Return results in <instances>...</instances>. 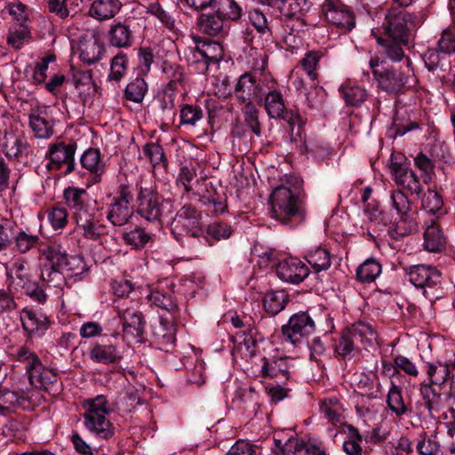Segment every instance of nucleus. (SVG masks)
Listing matches in <instances>:
<instances>
[{
    "label": "nucleus",
    "mask_w": 455,
    "mask_h": 455,
    "mask_svg": "<svg viewBox=\"0 0 455 455\" xmlns=\"http://www.w3.org/2000/svg\"><path fill=\"white\" fill-rule=\"evenodd\" d=\"M103 52V46L99 44L97 39H94L82 45L80 59L84 63L92 65L100 60Z\"/></svg>",
    "instance_id": "46"
},
{
    "label": "nucleus",
    "mask_w": 455,
    "mask_h": 455,
    "mask_svg": "<svg viewBox=\"0 0 455 455\" xmlns=\"http://www.w3.org/2000/svg\"><path fill=\"white\" fill-rule=\"evenodd\" d=\"M84 168L90 171L92 174L94 183H98L101 180L104 167L100 164V152L98 148H91L84 151L80 159Z\"/></svg>",
    "instance_id": "29"
},
{
    "label": "nucleus",
    "mask_w": 455,
    "mask_h": 455,
    "mask_svg": "<svg viewBox=\"0 0 455 455\" xmlns=\"http://www.w3.org/2000/svg\"><path fill=\"white\" fill-rule=\"evenodd\" d=\"M244 122L251 132L258 137L261 135V124L259 119V110L255 104H245L242 108Z\"/></svg>",
    "instance_id": "49"
},
{
    "label": "nucleus",
    "mask_w": 455,
    "mask_h": 455,
    "mask_svg": "<svg viewBox=\"0 0 455 455\" xmlns=\"http://www.w3.org/2000/svg\"><path fill=\"white\" fill-rule=\"evenodd\" d=\"M390 169L395 183L403 188L417 196L422 192V186L419 178L410 169V167L402 163L392 162Z\"/></svg>",
    "instance_id": "19"
},
{
    "label": "nucleus",
    "mask_w": 455,
    "mask_h": 455,
    "mask_svg": "<svg viewBox=\"0 0 455 455\" xmlns=\"http://www.w3.org/2000/svg\"><path fill=\"white\" fill-rule=\"evenodd\" d=\"M422 207L430 213L435 214L442 210L443 201L442 196L435 190H427L422 197Z\"/></svg>",
    "instance_id": "59"
},
{
    "label": "nucleus",
    "mask_w": 455,
    "mask_h": 455,
    "mask_svg": "<svg viewBox=\"0 0 455 455\" xmlns=\"http://www.w3.org/2000/svg\"><path fill=\"white\" fill-rule=\"evenodd\" d=\"M272 217L283 224L299 223L304 219L303 200L299 188L283 184L276 187L270 196Z\"/></svg>",
    "instance_id": "1"
},
{
    "label": "nucleus",
    "mask_w": 455,
    "mask_h": 455,
    "mask_svg": "<svg viewBox=\"0 0 455 455\" xmlns=\"http://www.w3.org/2000/svg\"><path fill=\"white\" fill-rule=\"evenodd\" d=\"M277 276L287 283L298 284L309 275L308 267L298 258L290 257L283 259L276 266Z\"/></svg>",
    "instance_id": "16"
},
{
    "label": "nucleus",
    "mask_w": 455,
    "mask_h": 455,
    "mask_svg": "<svg viewBox=\"0 0 455 455\" xmlns=\"http://www.w3.org/2000/svg\"><path fill=\"white\" fill-rule=\"evenodd\" d=\"M85 196L86 191L84 189L68 187L64 190V199L67 205L75 211L73 213L74 218H76L77 212L90 210L84 202Z\"/></svg>",
    "instance_id": "36"
},
{
    "label": "nucleus",
    "mask_w": 455,
    "mask_h": 455,
    "mask_svg": "<svg viewBox=\"0 0 455 455\" xmlns=\"http://www.w3.org/2000/svg\"><path fill=\"white\" fill-rule=\"evenodd\" d=\"M127 69V58L123 52L116 55L111 61L109 80L120 81Z\"/></svg>",
    "instance_id": "60"
},
{
    "label": "nucleus",
    "mask_w": 455,
    "mask_h": 455,
    "mask_svg": "<svg viewBox=\"0 0 455 455\" xmlns=\"http://www.w3.org/2000/svg\"><path fill=\"white\" fill-rule=\"evenodd\" d=\"M32 362L26 364L30 383L51 392L58 382V375L50 369L44 368L36 355H31Z\"/></svg>",
    "instance_id": "14"
},
{
    "label": "nucleus",
    "mask_w": 455,
    "mask_h": 455,
    "mask_svg": "<svg viewBox=\"0 0 455 455\" xmlns=\"http://www.w3.org/2000/svg\"><path fill=\"white\" fill-rule=\"evenodd\" d=\"M315 330V324L312 317L307 312H299L291 315L288 323L283 324L281 331L284 340L297 345L312 334Z\"/></svg>",
    "instance_id": "6"
},
{
    "label": "nucleus",
    "mask_w": 455,
    "mask_h": 455,
    "mask_svg": "<svg viewBox=\"0 0 455 455\" xmlns=\"http://www.w3.org/2000/svg\"><path fill=\"white\" fill-rule=\"evenodd\" d=\"M377 41L380 45L384 46L385 53L387 57L391 60L399 61L404 57L403 45H407L408 40L406 42H402L400 40H395L390 37H379Z\"/></svg>",
    "instance_id": "44"
},
{
    "label": "nucleus",
    "mask_w": 455,
    "mask_h": 455,
    "mask_svg": "<svg viewBox=\"0 0 455 455\" xmlns=\"http://www.w3.org/2000/svg\"><path fill=\"white\" fill-rule=\"evenodd\" d=\"M41 278L49 285L60 288L65 283L66 274L63 270L44 266L41 272Z\"/></svg>",
    "instance_id": "58"
},
{
    "label": "nucleus",
    "mask_w": 455,
    "mask_h": 455,
    "mask_svg": "<svg viewBox=\"0 0 455 455\" xmlns=\"http://www.w3.org/2000/svg\"><path fill=\"white\" fill-rule=\"evenodd\" d=\"M455 371V355L452 359L442 363L440 361L435 363H427L426 365V372L429 379L427 385L442 386L450 379L454 378Z\"/></svg>",
    "instance_id": "21"
},
{
    "label": "nucleus",
    "mask_w": 455,
    "mask_h": 455,
    "mask_svg": "<svg viewBox=\"0 0 455 455\" xmlns=\"http://www.w3.org/2000/svg\"><path fill=\"white\" fill-rule=\"evenodd\" d=\"M75 219L77 228L85 238L97 240L105 234V227L100 222V214L95 208L77 212Z\"/></svg>",
    "instance_id": "17"
},
{
    "label": "nucleus",
    "mask_w": 455,
    "mask_h": 455,
    "mask_svg": "<svg viewBox=\"0 0 455 455\" xmlns=\"http://www.w3.org/2000/svg\"><path fill=\"white\" fill-rule=\"evenodd\" d=\"M148 300L161 308L164 313L160 315V323L165 332L162 335L166 343L173 344L175 341V324L179 316V307L171 292L159 290L152 291L148 296Z\"/></svg>",
    "instance_id": "3"
},
{
    "label": "nucleus",
    "mask_w": 455,
    "mask_h": 455,
    "mask_svg": "<svg viewBox=\"0 0 455 455\" xmlns=\"http://www.w3.org/2000/svg\"><path fill=\"white\" fill-rule=\"evenodd\" d=\"M121 7L120 0H94L91 4L88 14L90 17L102 21L114 18Z\"/></svg>",
    "instance_id": "26"
},
{
    "label": "nucleus",
    "mask_w": 455,
    "mask_h": 455,
    "mask_svg": "<svg viewBox=\"0 0 455 455\" xmlns=\"http://www.w3.org/2000/svg\"><path fill=\"white\" fill-rule=\"evenodd\" d=\"M29 126L37 138L48 139L53 135V122L40 114L29 115Z\"/></svg>",
    "instance_id": "40"
},
{
    "label": "nucleus",
    "mask_w": 455,
    "mask_h": 455,
    "mask_svg": "<svg viewBox=\"0 0 455 455\" xmlns=\"http://www.w3.org/2000/svg\"><path fill=\"white\" fill-rule=\"evenodd\" d=\"M320 59L321 54L319 52H309L301 60V65L312 81H315L317 79L318 75L316 73V68Z\"/></svg>",
    "instance_id": "63"
},
{
    "label": "nucleus",
    "mask_w": 455,
    "mask_h": 455,
    "mask_svg": "<svg viewBox=\"0 0 455 455\" xmlns=\"http://www.w3.org/2000/svg\"><path fill=\"white\" fill-rule=\"evenodd\" d=\"M291 127V140L298 144V149L301 154L308 152V145L306 140L304 123L299 116V122L288 123Z\"/></svg>",
    "instance_id": "51"
},
{
    "label": "nucleus",
    "mask_w": 455,
    "mask_h": 455,
    "mask_svg": "<svg viewBox=\"0 0 455 455\" xmlns=\"http://www.w3.org/2000/svg\"><path fill=\"white\" fill-rule=\"evenodd\" d=\"M2 149L5 156L10 160L20 161L28 157L29 145L26 139L19 132L5 131L1 142Z\"/></svg>",
    "instance_id": "18"
},
{
    "label": "nucleus",
    "mask_w": 455,
    "mask_h": 455,
    "mask_svg": "<svg viewBox=\"0 0 455 455\" xmlns=\"http://www.w3.org/2000/svg\"><path fill=\"white\" fill-rule=\"evenodd\" d=\"M117 315L121 319L123 331L134 338L141 337L145 330V320L136 307L137 303L128 299L115 300Z\"/></svg>",
    "instance_id": "5"
},
{
    "label": "nucleus",
    "mask_w": 455,
    "mask_h": 455,
    "mask_svg": "<svg viewBox=\"0 0 455 455\" xmlns=\"http://www.w3.org/2000/svg\"><path fill=\"white\" fill-rule=\"evenodd\" d=\"M234 93L239 104L262 103V81L251 72L241 75L235 85Z\"/></svg>",
    "instance_id": "8"
},
{
    "label": "nucleus",
    "mask_w": 455,
    "mask_h": 455,
    "mask_svg": "<svg viewBox=\"0 0 455 455\" xmlns=\"http://www.w3.org/2000/svg\"><path fill=\"white\" fill-rule=\"evenodd\" d=\"M392 385L389 388L387 403L392 412L397 417H402L409 411L402 395V387L391 382Z\"/></svg>",
    "instance_id": "37"
},
{
    "label": "nucleus",
    "mask_w": 455,
    "mask_h": 455,
    "mask_svg": "<svg viewBox=\"0 0 455 455\" xmlns=\"http://www.w3.org/2000/svg\"><path fill=\"white\" fill-rule=\"evenodd\" d=\"M122 238L127 245L132 249L140 250L151 240V236L143 228H137L129 232H124Z\"/></svg>",
    "instance_id": "47"
},
{
    "label": "nucleus",
    "mask_w": 455,
    "mask_h": 455,
    "mask_svg": "<svg viewBox=\"0 0 455 455\" xmlns=\"http://www.w3.org/2000/svg\"><path fill=\"white\" fill-rule=\"evenodd\" d=\"M323 12L327 20L338 27L347 30H351L355 27L354 14L347 10L339 8L331 0L325 1Z\"/></svg>",
    "instance_id": "23"
},
{
    "label": "nucleus",
    "mask_w": 455,
    "mask_h": 455,
    "mask_svg": "<svg viewBox=\"0 0 455 455\" xmlns=\"http://www.w3.org/2000/svg\"><path fill=\"white\" fill-rule=\"evenodd\" d=\"M213 11L225 20H237L242 15V9L235 0H215Z\"/></svg>",
    "instance_id": "41"
},
{
    "label": "nucleus",
    "mask_w": 455,
    "mask_h": 455,
    "mask_svg": "<svg viewBox=\"0 0 455 455\" xmlns=\"http://www.w3.org/2000/svg\"><path fill=\"white\" fill-rule=\"evenodd\" d=\"M22 329L28 337H42L50 326V321L43 315H37L32 309L25 307L20 313Z\"/></svg>",
    "instance_id": "20"
},
{
    "label": "nucleus",
    "mask_w": 455,
    "mask_h": 455,
    "mask_svg": "<svg viewBox=\"0 0 455 455\" xmlns=\"http://www.w3.org/2000/svg\"><path fill=\"white\" fill-rule=\"evenodd\" d=\"M419 392L422 400L416 404L419 416L424 415L427 411L429 418L435 419L436 414L445 406L451 407L447 394L436 391L431 385H421Z\"/></svg>",
    "instance_id": "10"
},
{
    "label": "nucleus",
    "mask_w": 455,
    "mask_h": 455,
    "mask_svg": "<svg viewBox=\"0 0 455 455\" xmlns=\"http://www.w3.org/2000/svg\"><path fill=\"white\" fill-rule=\"evenodd\" d=\"M355 350H358L357 344L346 328L343 330L335 346V351L339 355L346 358L347 356H351L352 353Z\"/></svg>",
    "instance_id": "53"
},
{
    "label": "nucleus",
    "mask_w": 455,
    "mask_h": 455,
    "mask_svg": "<svg viewBox=\"0 0 455 455\" xmlns=\"http://www.w3.org/2000/svg\"><path fill=\"white\" fill-rule=\"evenodd\" d=\"M90 358L99 363H112L117 360L116 346L107 343H96L89 352Z\"/></svg>",
    "instance_id": "34"
},
{
    "label": "nucleus",
    "mask_w": 455,
    "mask_h": 455,
    "mask_svg": "<svg viewBox=\"0 0 455 455\" xmlns=\"http://www.w3.org/2000/svg\"><path fill=\"white\" fill-rule=\"evenodd\" d=\"M163 71L166 78L169 80L167 88L171 91H175L178 86L181 84L183 80V73L179 66L171 64H164Z\"/></svg>",
    "instance_id": "61"
},
{
    "label": "nucleus",
    "mask_w": 455,
    "mask_h": 455,
    "mask_svg": "<svg viewBox=\"0 0 455 455\" xmlns=\"http://www.w3.org/2000/svg\"><path fill=\"white\" fill-rule=\"evenodd\" d=\"M305 259L316 273L326 270L331 266L329 251L320 246L315 250L308 251Z\"/></svg>",
    "instance_id": "38"
},
{
    "label": "nucleus",
    "mask_w": 455,
    "mask_h": 455,
    "mask_svg": "<svg viewBox=\"0 0 455 455\" xmlns=\"http://www.w3.org/2000/svg\"><path fill=\"white\" fill-rule=\"evenodd\" d=\"M110 411L104 395H98L86 403V411L84 414V425L98 438L108 440L115 434L113 424L106 419V415Z\"/></svg>",
    "instance_id": "2"
},
{
    "label": "nucleus",
    "mask_w": 455,
    "mask_h": 455,
    "mask_svg": "<svg viewBox=\"0 0 455 455\" xmlns=\"http://www.w3.org/2000/svg\"><path fill=\"white\" fill-rule=\"evenodd\" d=\"M348 333L355 339V343H362L365 347H371L377 339V333L373 327L362 321H358L347 327Z\"/></svg>",
    "instance_id": "30"
},
{
    "label": "nucleus",
    "mask_w": 455,
    "mask_h": 455,
    "mask_svg": "<svg viewBox=\"0 0 455 455\" xmlns=\"http://www.w3.org/2000/svg\"><path fill=\"white\" fill-rule=\"evenodd\" d=\"M249 18L259 34L265 36L266 37L271 36V29L268 26L267 20L262 12L259 10H253L250 12Z\"/></svg>",
    "instance_id": "64"
},
{
    "label": "nucleus",
    "mask_w": 455,
    "mask_h": 455,
    "mask_svg": "<svg viewBox=\"0 0 455 455\" xmlns=\"http://www.w3.org/2000/svg\"><path fill=\"white\" fill-rule=\"evenodd\" d=\"M14 240L15 249L20 253H26L39 242V236L29 235L23 230H20L16 235H12V240Z\"/></svg>",
    "instance_id": "52"
},
{
    "label": "nucleus",
    "mask_w": 455,
    "mask_h": 455,
    "mask_svg": "<svg viewBox=\"0 0 455 455\" xmlns=\"http://www.w3.org/2000/svg\"><path fill=\"white\" fill-rule=\"evenodd\" d=\"M164 202L162 196L153 188L140 187L136 197V212L148 222L160 224Z\"/></svg>",
    "instance_id": "4"
},
{
    "label": "nucleus",
    "mask_w": 455,
    "mask_h": 455,
    "mask_svg": "<svg viewBox=\"0 0 455 455\" xmlns=\"http://www.w3.org/2000/svg\"><path fill=\"white\" fill-rule=\"evenodd\" d=\"M76 150V143L66 144L63 141L51 144L46 154V158L50 161L46 167L48 170H60L62 165H66L65 174H69L75 170V154Z\"/></svg>",
    "instance_id": "11"
},
{
    "label": "nucleus",
    "mask_w": 455,
    "mask_h": 455,
    "mask_svg": "<svg viewBox=\"0 0 455 455\" xmlns=\"http://www.w3.org/2000/svg\"><path fill=\"white\" fill-rule=\"evenodd\" d=\"M148 91V85L143 78L137 77L125 88V97L127 100L139 103L144 99V96Z\"/></svg>",
    "instance_id": "50"
},
{
    "label": "nucleus",
    "mask_w": 455,
    "mask_h": 455,
    "mask_svg": "<svg viewBox=\"0 0 455 455\" xmlns=\"http://www.w3.org/2000/svg\"><path fill=\"white\" fill-rule=\"evenodd\" d=\"M268 6L290 18L302 15L309 9L307 0H271Z\"/></svg>",
    "instance_id": "32"
},
{
    "label": "nucleus",
    "mask_w": 455,
    "mask_h": 455,
    "mask_svg": "<svg viewBox=\"0 0 455 455\" xmlns=\"http://www.w3.org/2000/svg\"><path fill=\"white\" fill-rule=\"evenodd\" d=\"M196 45L194 50V57L198 54L206 63L217 62L223 55V49L220 43L211 40H201L199 36H194Z\"/></svg>",
    "instance_id": "27"
},
{
    "label": "nucleus",
    "mask_w": 455,
    "mask_h": 455,
    "mask_svg": "<svg viewBox=\"0 0 455 455\" xmlns=\"http://www.w3.org/2000/svg\"><path fill=\"white\" fill-rule=\"evenodd\" d=\"M133 212V208L131 205L111 202L108 208L107 219L114 226L122 227L129 222Z\"/></svg>",
    "instance_id": "31"
},
{
    "label": "nucleus",
    "mask_w": 455,
    "mask_h": 455,
    "mask_svg": "<svg viewBox=\"0 0 455 455\" xmlns=\"http://www.w3.org/2000/svg\"><path fill=\"white\" fill-rule=\"evenodd\" d=\"M409 281L417 288H435L441 285V272L429 265H415L407 269Z\"/></svg>",
    "instance_id": "15"
},
{
    "label": "nucleus",
    "mask_w": 455,
    "mask_h": 455,
    "mask_svg": "<svg viewBox=\"0 0 455 455\" xmlns=\"http://www.w3.org/2000/svg\"><path fill=\"white\" fill-rule=\"evenodd\" d=\"M412 15L404 9L391 6L386 14L383 28L387 37L406 42L408 39V24L412 22Z\"/></svg>",
    "instance_id": "9"
},
{
    "label": "nucleus",
    "mask_w": 455,
    "mask_h": 455,
    "mask_svg": "<svg viewBox=\"0 0 455 455\" xmlns=\"http://www.w3.org/2000/svg\"><path fill=\"white\" fill-rule=\"evenodd\" d=\"M382 267L380 263L373 259H367L356 269V277L362 283H371L380 275Z\"/></svg>",
    "instance_id": "39"
},
{
    "label": "nucleus",
    "mask_w": 455,
    "mask_h": 455,
    "mask_svg": "<svg viewBox=\"0 0 455 455\" xmlns=\"http://www.w3.org/2000/svg\"><path fill=\"white\" fill-rule=\"evenodd\" d=\"M16 285L19 286L22 292L28 296L33 301L44 304L47 299L46 293L36 282L20 278V282H17Z\"/></svg>",
    "instance_id": "45"
},
{
    "label": "nucleus",
    "mask_w": 455,
    "mask_h": 455,
    "mask_svg": "<svg viewBox=\"0 0 455 455\" xmlns=\"http://www.w3.org/2000/svg\"><path fill=\"white\" fill-rule=\"evenodd\" d=\"M339 92L346 104L350 107H358L367 99V92L364 88L351 84L350 83L343 84Z\"/></svg>",
    "instance_id": "35"
},
{
    "label": "nucleus",
    "mask_w": 455,
    "mask_h": 455,
    "mask_svg": "<svg viewBox=\"0 0 455 455\" xmlns=\"http://www.w3.org/2000/svg\"><path fill=\"white\" fill-rule=\"evenodd\" d=\"M232 233V227L222 221H214L209 224L206 228L207 236L215 241L228 239L231 236Z\"/></svg>",
    "instance_id": "55"
},
{
    "label": "nucleus",
    "mask_w": 455,
    "mask_h": 455,
    "mask_svg": "<svg viewBox=\"0 0 455 455\" xmlns=\"http://www.w3.org/2000/svg\"><path fill=\"white\" fill-rule=\"evenodd\" d=\"M423 236V247L426 251L437 253L445 249L447 237L435 221H432L431 224L426 228Z\"/></svg>",
    "instance_id": "24"
},
{
    "label": "nucleus",
    "mask_w": 455,
    "mask_h": 455,
    "mask_svg": "<svg viewBox=\"0 0 455 455\" xmlns=\"http://www.w3.org/2000/svg\"><path fill=\"white\" fill-rule=\"evenodd\" d=\"M287 302V295L283 291H269L265 295L263 305L267 312L275 315L281 312Z\"/></svg>",
    "instance_id": "43"
},
{
    "label": "nucleus",
    "mask_w": 455,
    "mask_h": 455,
    "mask_svg": "<svg viewBox=\"0 0 455 455\" xmlns=\"http://www.w3.org/2000/svg\"><path fill=\"white\" fill-rule=\"evenodd\" d=\"M44 255L46 260L44 266L63 271L69 259L62 246L57 243L50 245L45 250Z\"/></svg>",
    "instance_id": "33"
},
{
    "label": "nucleus",
    "mask_w": 455,
    "mask_h": 455,
    "mask_svg": "<svg viewBox=\"0 0 455 455\" xmlns=\"http://www.w3.org/2000/svg\"><path fill=\"white\" fill-rule=\"evenodd\" d=\"M203 118V110L198 106L185 104L180 108V124L195 125Z\"/></svg>",
    "instance_id": "56"
},
{
    "label": "nucleus",
    "mask_w": 455,
    "mask_h": 455,
    "mask_svg": "<svg viewBox=\"0 0 455 455\" xmlns=\"http://www.w3.org/2000/svg\"><path fill=\"white\" fill-rule=\"evenodd\" d=\"M415 166L422 172L421 178L425 183H428L434 174L435 164L431 158L423 153H419L414 157Z\"/></svg>",
    "instance_id": "57"
},
{
    "label": "nucleus",
    "mask_w": 455,
    "mask_h": 455,
    "mask_svg": "<svg viewBox=\"0 0 455 455\" xmlns=\"http://www.w3.org/2000/svg\"><path fill=\"white\" fill-rule=\"evenodd\" d=\"M108 37L109 45L116 48H129L134 40L130 26L121 21L111 25Z\"/></svg>",
    "instance_id": "25"
},
{
    "label": "nucleus",
    "mask_w": 455,
    "mask_h": 455,
    "mask_svg": "<svg viewBox=\"0 0 455 455\" xmlns=\"http://www.w3.org/2000/svg\"><path fill=\"white\" fill-rule=\"evenodd\" d=\"M143 153L148 158L153 167L166 168L167 159L162 146L156 143H148L143 147Z\"/></svg>",
    "instance_id": "48"
},
{
    "label": "nucleus",
    "mask_w": 455,
    "mask_h": 455,
    "mask_svg": "<svg viewBox=\"0 0 455 455\" xmlns=\"http://www.w3.org/2000/svg\"><path fill=\"white\" fill-rule=\"evenodd\" d=\"M172 232L175 235L183 232L192 237H199L203 235L201 226V213L191 204L181 207L172 221Z\"/></svg>",
    "instance_id": "7"
},
{
    "label": "nucleus",
    "mask_w": 455,
    "mask_h": 455,
    "mask_svg": "<svg viewBox=\"0 0 455 455\" xmlns=\"http://www.w3.org/2000/svg\"><path fill=\"white\" fill-rule=\"evenodd\" d=\"M407 71L396 68H387L379 73L373 71L375 77L378 80L379 87L389 94H396L405 87L408 84L411 73V60L406 58Z\"/></svg>",
    "instance_id": "12"
},
{
    "label": "nucleus",
    "mask_w": 455,
    "mask_h": 455,
    "mask_svg": "<svg viewBox=\"0 0 455 455\" xmlns=\"http://www.w3.org/2000/svg\"><path fill=\"white\" fill-rule=\"evenodd\" d=\"M202 204L208 207L210 211H212L214 214L223 213L227 211L228 205L226 204V200L223 199L219 194L216 192L214 194H211L208 192L206 195H203L200 197Z\"/></svg>",
    "instance_id": "54"
},
{
    "label": "nucleus",
    "mask_w": 455,
    "mask_h": 455,
    "mask_svg": "<svg viewBox=\"0 0 455 455\" xmlns=\"http://www.w3.org/2000/svg\"><path fill=\"white\" fill-rule=\"evenodd\" d=\"M263 364L261 367V374L263 377L283 379L288 380L290 379V358L287 356H271L264 357L262 359Z\"/></svg>",
    "instance_id": "22"
},
{
    "label": "nucleus",
    "mask_w": 455,
    "mask_h": 455,
    "mask_svg": "<svg viewBox=\"0 0 455 455\" xmlns=\"http://www.w3.org/2000/svg\"><path fill=\"white\" fill-rule=\"evenodd\" d=\"M416 448L419 455H439L441 451L440 443L427 437L425 432L422 433L421 440L419 441Z\"/></svg>",
    "instance_id": "62"
},
{
    "label": "nucleus",
    "mask_w": 455,
    "mask_h": 455,
    "mask_svg": "<svg viewBox=\"0 0 455 455\" xmlns=\"http://www.w3.org/2000/svg\"><path fill=\"white\" fill-rule=\"evenodd\" d=\"M226 20L215 11L212 13H202L197 18L196 25L200 32L216 36L224 32Z\"/></svg>",
    "instance_id": "28"
},
{
    "label": "nucleus",
    "mask_w": 455,
    "mask_h": 455,
    "mask_svg": "<svg viewBox=\"0 0 455 455\" xmlns=\"http://www.w3.org/2000/svg\"><path fill=\"white\" fill-rule=\"evenodd\" d=\"M264 108L270 118L283 119L287 123L299 122V114L286 108L283 94L280 91H269L264 100Z\"/></svg>",
    "instance_id": "13"
},
{
    "label": "nucleus",
    "mask_w": 455,
    "mask_h": 455,
    "mask_svg": "<svg viewBox=\"0 0 455 455\" xmlns=\"http://www.w3.org/2000/svg\"><path fill=\"white\" fill-rule=\"evenodd\" d=\"M236 348L244 352L245 355L253 356L255 354L256 341L253 338V329L248 324V332L239 331L234 337Z\"/></svg>",
    "instance_id": "42"
}]
</instances>
